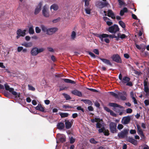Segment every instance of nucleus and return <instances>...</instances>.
Wrapping results in <instances>:
<instances>
[{"label": "nucleus", "mask_w": 149, "mask_h": 149, "mask_svg": "<svg viewBox=\"0 0 149 149\" xmlns=\"http://www.w3.org/2000/svg\"><path fill=\"white\" fill-rule=\"evenodd\" d=\"M100 59L102 61L103 63H104L107 65L111 66H113L112 63L109 60L102 58H100Z\"/></svg>", "instance_id": "18"}, {"label": "nucleus", "mask_w": 149, "mask_h": 149, "mask_svg": "<svg viewBox=\"0 0 149 149\" xmlns=\"http://www.w3.org/2000/svg\"><path fill=\"white\" fill-rule=\"evenodd\" d=\"M109 93L113 96L115 97L116 98L118 99V94H116L113 92H110Z\"/></svg>", "instance_id": "36"}, {"label": "nucleus", "mask_w": 149, "mask_h": 149, "mask_svg": "<svg viewBox=\"0 0 149 149\" xmlns=\"http://www.w3.org/2000/svg\"><path fill=\"white\" fill-rule=\"evenodd\" d=\"M144 103L146 106H148L149 105V101L148 100H146L144 101Z\"/></svg>", "instance_id": "64"}, {"label": "nucleus", "mask_w": 149, "mask_h": 149, "mask_svg": "<svg viewBox=\"0 0 149 149\" xmlns=\"http://www.w3.org/2000/svg\"><path fill=\"white\" fill-rule=\"evenodd\" d=\"M89 90L91 91H93V92H98V91L96 89H94L93 88H87Z\"/></svg>", "instance_id": "59"}, {"label": "nucleus", "mask_w": 149, "mask_h": 149, "mask_svg": "<svg viewBox=\"0 0 149 149\" xmlns=\"http://www.w3.org/2000/svg\"><path fill=\"white\" fill-rule=\"evenodd\" d=\"M42 5V2H40L39 3L35 10L34 14L35 15L37 14L40 11Z\"/></svg>", "instance_id": "14"}, {"label": "nucleus", "mask_w": 149, "mask_h": 149, "mask_svg": "<svg viewBox=\"0 0 149 149\" xmlns=\"http://www.w3.org/2000/svg\"><path fill=\"white\" fill-rule=\"evenodd\" d=\"M76 106L75 107H73L70 106L68 104H67L66 105H64L63 106V108L65 109H66L67 108H74V107H76Z\"/></svg>", "instance_id": "43"}, {"label": "nucleus", "mask_w": 149, "mask_h": 149, "mask_svg": "<svg viewBox=\"0 0 149 149\" xmlns=\"http://www.w3.org/2000/svg\"><path fill=\"white\" fill-rule=\"evenodd\" d=\"M63 80L65 83H71L73 84H75L76 83V82L74 81L71 80L69 79H63Z\"/></svg>", "instance_id": "29"}, {"label": "nucleus", "mask_w": 149, "mask_h": 149, "mask_svg": "<svg viewBox=\"0 0 149 149\" xmlns=\"http://www.w3.org/2000/svg\"><path fill=\"white\" fill-rule=\"evenodd\" d=\"M144 75L146 74L147 77L149 78V67L144 70Z\"/></svg>", "instance_id": "39"}, {"label": "nucleus", "mask_w": 149, "mask_h": 149, "mask_svg": "<svg viewBox=\"0 0 149 149\" xmlns=\"http://www.w3.org/2000/svg\"><path fill=\"white\" fill-rule=\"evenodd\" d=\"M50 8L51 9H53L54 10H57L58 9V7L57 5L54 4L51 6Z\"/></svg>", "instance_id": "37"}, {"label": "nucleus", "mask_w": 149, "mask_h": 149, "mask_svg": "<svg viewBox=\"0 0 149 149\" xmlns=\"http://www.w3.org/2000/svg\"><path fill=\"white\" fill-rule=\"evenodd\" d=\"M71 93L72 94L79 97H82V96L81 92L77 89H74L71 92Z\"/></svg>", "instance_id": "15"}, {"label": "nucleus", "mask_w": 149, "mask_h": 149, "mask_svg": "<svg viewBox=\"0 0 149 149\" xmlns=\"http://www.w3.org/2000/svg\"><path fill=\"white\" fill-rule=\"evenodd\" d=\"M118 2L119 3V5L120 6H126L127 5L126 3L121 0H118Z\"/></svg>", "instance_id": "41"}, {"label": "nucleus", "mask_w": 149, "mask_h": 149, "mask_svg": "<svg viewBox=\"0 0 149 149\" xmlns=\"http://www.w3.org/2000/svg\"><path fill=\"white\" fill-rule=\"evenodd\" d=\"M131 117L130 116H127L123 117L121 120V123L124 125L129 124L130 122Z\"/></svg>", "instance_id": "9"}, {"label": "nucleus", "mask_w": 149, "mask_h": 149, "mask_svg": "<svg viewBox=\"0 0 149 149\" xmlns=\"http://www.w3.org/2000/svg\"><path fill=\"white\" fill-rule=\"evenodd\" d=\"M110 113V114L112 116L114 117H116L117 116L116 114L112 110H111V111L109 112Z\"/></svg>", "instance_id": "58"}, {"label": "nucleus", "mask_w": 149, "mask_h": 149, "mask_svg": "<svg viewBox=\"0 0 149 149\" xmlns=\"http://www.w3.org/2000/svg\"><path fill=\"white\" fill-rule=\"evenodd\" d=\"M90 143L94 144H96L98 143V142L95 140V139L93 138H92L90 140Z\"/></svg>", "instance_id": "45"}, {"label": "nucleus", "mask_w": 149, "mask_h": 149, "mask_svg": "<svg viewBox=\"0 0 149 149\" xmlns=\"http://www.w3.org/2000/svg\"><path fill=\"white\" fill-rule=\"evenodd\" d=\"M128 11L127 8L126 7H124L122 10H120V14L121 16H123L125 13H127Z\"/></svg>", "instance_id": "26"}, {"label": "nucleus", "mask_w": 149, "mask_h": 149, "mask_svg": "<svg viewBox=\"0 0 149 149\" xmlns=\"http://www.w3.org/2000/svg\"><path fill=\"white\" fill-rule=\"evenodd\" d=\"M28 86L30 90H31L32 91H34L35 90V88L34 87L30 85H28Z\"/></svg>", "instance_id": "49"}, {"label": "nucleus", "mask_w": 149, "mask_h": 149, "mask_svg": "<svg viewBox=\"0 0 149 149\" xmlns=\"http://www.w3.org/2000/svg\"><path fill=\"white\" fill-rule=\"evenodd\" d=\"M136 127H137L138 133V134L140 135L142 138L144 137V135L140 126L139 125H136Z\"/></svg>", "instance_id": "17"}, {"label": "nucleus", "mask_w": 149, "mask_h": 149, "mask_svg": "<svg viewBox=\"0 0 149 149\" xmlns=\"http://www.w3.org/2000/svg\"><path fill=\"white\" fill-rule=\"evenodd\" d=\"M107 16L111 17L112 19H115L116 18L115 15L112 11L111 10H108Z\"/></svg>", "instance_id": "21"}, {"label": "nucleus", "mask_w": 149, "mask_h": 149, "mask_svg": "<svg viewBox=\"0 0 149 149\" xmlns=\"http://www.w3.org/2000/svg\"><path fill=\"white\" fill-rule=\"evenodd\" d=\"M123 127V126L121 124H119L117 128L119 130L122 129Z\"/></svg>", "instance_id": "57"}, {"label": "nucleus", "mask_w": 149, "mask_h": 149, "mask_svg": "<svg viewBox=\"0 0 149 149\" xmlns=\"http://www.w3.org/2000/svg\"><path fill=\"white\" fill-rule=\"evenodd\" d=\"M117 124L116 123L111 122L109 125V129L111 133H116L117 130L116 129Z\"/></svg>", "instance_id": "7"}, {"label": "nucleus", "mask_w": 149, "mask_h": 149, "mask_svg": "<svg viewBox=\"0 0 149 149\" xmlns=\"http://www.w3.org/2000/svg\"><path fill=\"white\" fill-rule=\"evenodd\" d=\"M10 92L12 94L14 95L16 97H19L20 96V94H17V92L14 91V89L13 88V90L12 91H10Z\"/></svg>", "instance_id": "38"}, {"label": "nucleus", "mask_w": 149, "mask_h": 149, "mask_svg": "<svg viewBox=\"0 0 149 149\" xmlns=\"http://www.w3.org/2000/svg\"><path fill=\"white\" fill-rule=\"evenodd\" d=\"M113 61L117 63H121L122 62L120 57L118 54H113L111 57Z\"/></svg>", "instance_id": "8"}, {"label": "nucleus", "mask_w": 149, "mask_h": 149, "mask_svg": "<svg viewBox=\"0 0 149 149\" xmlns=\"http://www.w3.org/2000/svg\"><path fill=\"white\" fill-rule=\"evenodd\" d=\"M4 95L6 97H8L9 98H10L11 96L10 95V94L8 92H6L5 93H4Z\"/></svg>", "instance_id": "61"}, {"label": "nucleus", "mask_w": 149, "mask_h": 149, "mask_svg": "<svg viewBox=\"0 0 149 149\" xmlns=\"http://www.w3.org/2000/svg\"><path fill=\"white\" fill-rule=\"evenodd\" d=\"M109 105L113 107V110L117 113H119L120 111V109H124V107L123 106L115 103L110 102L109 103Z\"/></svg>", "instance_id": "1"}, {"label": "nucleus", "mask_w": 149, "mask_h": 149, "mask_svg": "<svg viewBox=\"0 0 149 149\" xmlns=\"http://www.w3.org/2000/svg\"><path fill=\"white\" fill-rule=\"evenodd\" d=\"M95 119L96 122H100L101 121H102V119H100V118H95Z\"/></svg>", "instance_id": "62"}, {"label": "nucleus", "mask_w": 149, "mask_h": 149, "mask_svg": "<svg viewBox=\"0 0 149 149\" xmlns=\"http://www.w3.org/2000/svg\"><path fill=\"white\" fill-rule=\"evenodd\" d=\"M4 86L5 89L7 91H9L10 92L13 90V88H10L9 86L6 84L4 85Z\"/></svg>", "instance_id": "35"}, {"label": "nucleus", "mask_w": 149, "mask_h": 149, "mask_svg": "<svg viewBox=\"0 0 149 149\" xmlns=\"http://www.w3.org/2000/svg\"><path fill=\"white\" fill-rule=\"evenodd\" d=\"M81 101L83 102L85 104H88L89 105H93L92 102L89 100L82 99Z\"/></svg>", "instance_id": "31"}, {"label": "nucleus", "mask_w": 149, "mask_h": 149, "mask_svg": "<svg viewBox=\"0 0 149 149\" xmlns=\"http://www.w3.org/2000/svg\"><path fill=\"white\" fill-rule=\"evenodd\" d=\"M88 53L92 57L94 58L96 57L95 55L92 52H88Z\"/></svg>", "instance_id": "55"}, {"label": "nucleus", "mask_w": 149, "mask_h": 149, "mask_svg": "<svg viewBox=\"0 0 149 149\" xmlns=\"http://www.w3.org/2000/svg\"><path fill=\"white\" fill-rule=\"evenodd\" d=\"M104 135L105 136H108L109 134V131L108 130H105L104 131Z\"/></svg>", "instance_id": "51"}, {"label": "nucleus", "mask_w": 149, "mask_h": 149, "mask_svg": "<svg viewBox=\"0 0 149 149\" xmlns=\"http://www.w3.org/2000/svg\"><path fill=\"white\" fill-rule=\"evenodd\" d=\"M90 0H83V1L85 2V6L86 7L89 8V2Z\"/></svg>", "instance_id": "44"}, {"label": "nucleus", "mask_w": 149, "mask_h": 149, "mask_svg": "<svg viewBox=\"0 0 149 149\" xmlns=\"http://www.w3.org/2000/svg\"><path fill=\"white\" fill-rule=\"evenodd\" d=\"M22 45L26 47H30L33 46V43L31 42H24L22 44Z\"/></svg>", "instance_id": "23"}, {"label": "nucleus", "mask_w": 149, "mask_h": 149, "mask_svg": "<svg viewBox=\"0 0 149 149\" xmlns=\"http://www.w3.org/2000/svg\"><path fill=\"white\" fill-rule=\"evenodd\" d=\"M119 25L123 28L125 29V28L126 26L125 23H124L122 21H120L119 22Z\"/></svg>", "instance_id": "40"}, {"label": "nucleus", "mask_w": 149, "mask_h": 149, "mask_svg": "<svg viewBox=\"0 0 149 149\" xmlns=\"http://www.w3.org/2000/svg\"><path fill=\"white\" fill-rule=\"evenodd\" d=\"M118 78L120 80L122 83L124 84H126L127 82L129 81L130 80V78L127 76H125L122 78L121 73L119 74Z\"/></svg>", "instance_id": "10"}, {"label": "nucleus", "mask_w": 149, "mask_h": 149, "mask_svg": "<svg viewBox=\"0 0 149 149\" xmlns=\"http://www.w3.org/2000/svg\"><path fill=\"white\" fill-rule=\"evenodd\" d=\"M57 126L58 129L59 130H62L65 127L64 123L61 122L58 123Z\"/></svg>", "instance_id": "28"}, {"label": "nucleus", "mask_w": 149, "mask_h": 149, "mask_svg": "<svg viewBox=\"0 0 149 149\" xmlns=\"http://www.w3.org/2000/svg\"><path fill=\"white\" fill-rule=\"evenodd\" d=\"M89 8L87 7L85 9V10L86 11V13L87 14H90L91 13V10L89 9Z\"/></svg>", "instance_id": "47"}, {"label": "nucleus", "mask_w": 149, "mask_h": 149, "mask_svg": "<svg viewBox=\"0 0 149 149\" xmlns=\"http://www.w3.org/2000/svg\"><path fill=\"white\" fill-rule=\"evenodd\" d=\"M144 92L146 93V96L148 97L149 95V83L147 78H146L144 81Z\"/></svg>", "instance_id": "5"}, {"label": "nucleus", "mask_w": 149, "mask_h": 149, "mask_svg": "<svg viewBox=\"0 0 149 149\" xmlns=\"http://www.w3.org/2000/svg\"><path fill=\"white\" fill-rule=\"evenodd\" d=\"M26 31V30L22 31L20 29H18L16 31V34L17 35L16 36L17 39H18L21 36L24 37L25 36Z\"/></svg>", "instance_id": "11"}, {"label": "nucleus", "mask_w": 149, "mask_h": 149, "mask_svg": "<svg viewBox=\"0 0 149 149\" xmlns=\"http://www.w3.org/2000/svg\"><path fill=\"white\" fill-rule=\"evenodd\" d=\"M65 127L67 129H69L72 126V124L69 121V120H65Z\"/></svg>", "instance_id": "24"}, {"label": "nucleus", "mask_w": 149, "mask_h": 149, "mask_svg": "<svg viewBox=\"0 0 149 149\" xmlns=\"http://www.w3.org/2000/svg\"><path fill=\"white\" fill-rule=\"evenodd\" d=\"M43 48H38L37 47L33 48L31 51V54L33 56H36L38 53L42 52L44 51Z\"/></svg>", "instance_id": "3"}, {"label": "nucleus", "mask_w": 149, "mask_h": 149, "mask_svg": "<svg viewBox=\"0 0 149 149\" xmlns=\"http://www.w3.org/2000/svg\"><path fill=\"white\" fill-rule=\"evenodd\" d=\"M41 28L43 32L44 33L46 32V33H47L48 31V28L46 26L42 25L41 26Z\"/></svg>", "instance_id": "34"}, {"label": "nucleus", "mask_w": 149, "mask_h": 149, "mask_svg": "<svg viewBox=\"0 0 149 149\" xmlns=\"http://www.w3.org/2000/svg\"><path fill=\"white\" fill-rule=\"evenodd\" d=\"M97 37H99L101 41L102 42L104 41L103 38H106L109 37L110 38H115L116 41H118V38H117V36H116L115 34L113 35H109L107 34H98Z\"/></svg>", "instance_id": "2"}, {"label": "nucleus", "mask_w": 149, "mask_h": 149, "mask_svg": "<svg viewBox=\"0 0 149 149\" xmlns=\"http://www.w3.org/2000/svg\"><path fill=\"white\" fill-rule=\"evenodd\" d=\"M102 124L100 122H97L96 124V127L98 128H100L102 127Z\"/></svg>", "instance_id": "54"}, {"label": "nucleus", "mask_w": 149, "mask_h": 149, "mask_svg": "<svg viewBox=\"0 0 149 149\" xmlns=\"http://www.w3.org/2000/svg\"><path fill=\"white\" fill-rule=\"evenodd\" d=\"M126 140L134 145H136V141L135 139L132 138L127 137L126 138Z\"/></svg>", "instance_id": "20"}, {"label": "nucleus", "mask_w": 149, "mask_h": 149, "mask_svg": "<svg viewBox=\"0 0 149 149\" xmlns=\"http://www.w3.org/2000/svg\"><path fill=\"white\" fill-rule=\"evenodd\" d=\"M70 143L71 144L73 143L75 141V139L74 138H73L72 137L70 138Z\"/></svg>", "instance_id": "53"}, {"label": "nucleus", "mask_w": 149, "mask_h": 149, "mask_svg": "<svg viewBox=\"0 0 149 149\" xmlns=\"http://www.w3.org/2000/svg\"><path fill=\"white\" fill-rule=\"evenodd\" d=\"M42 13L45 17H48L49 16L48 8L47 7L46 5H45L43 7V9L42 10Z\"/></svg>", "instance_id": "12"}, {"label": "nucleus", "mask_w": 149, "mask_h": 149, "mask_svg": "<svg viewBox=\"0 0 149 149\" xmlns=\"http://www.w3.org/2000/svg\"><path fill=\"white\" fill-rule=\"evenodd\" d=\"M126 95L125 92L123 93L118 92V98L120 97V99L123 100H125L126 99V97L125 96Z\"/></svg>", "instance_id": "16"}, {"label": "nucleus", "mask_w": 149, "mask_h": 149, "mask_svg": "<svg viewBox=\"0 0 149 149\" xmlns=\"http://www.w3.org/2000/svg\"><path fill=\"white\" fill-rule=\"evenodd\" d=\"M35 31L36 33H39L41 31V29L39 28L38 27H36L35 28Z\"/></svg>", "instance_id": "52"}, {"label": "nucleus", "mask_w": 149, "mask_h": 149, "mask_svg": "<svg viewBox=\"0 0 149 149\" xmlns=\"http://www.w3.org/2000/svg\"><path fill=\"white\" fill-rule=\"evenodd\" d=\"M77 109L78 110H81L82 112H84V109L81 108V106H78L77 108Z\"/></svg>", "instance_id": "60"}, {"label": "nucleus", "mask_w": 149, "mask_h": 149, "mask_svg": "<svg viewBox=\"0 0 149 149\" xmlns=\"http://www.w3.org/2000/svg\"><path fill=\"white\" fill-rule=\"evenodd\" d=\"M105 130V128L104 127H103L101 128V129H100L98 130V132L99 133H101L103 132Z\"/></svg>", "instance_id": "56"}, {"label": "nucleus", "mask_w": 149, "mask_h": 149, "mask_svg": "<svg viewBox=\"0 0 149 149\" xmlns=\"http://www.w3.org/2000/svg\"><path fill=\"white\" fill-rule=\"evenodd\" d=\"M29 32L30 34H33L34 33V31L33 29V26H31L29 29Z\"/></svg>", "instance_id": "42"}, {"label": "nucleus", "mask_w": 149, "mask_h": 149, "mask_svg": "<svg viewBox=\"0 0 149 149\" xmlns=\"http://www.w3.org/2000/svg\"><path fill=\"white\" fill-rule=\"evenodd\" d=\"M58 30V29L55 27H51L48 28V31L46 34L48 35H52L55 33Z\"/></svg>", "instance_id": "13"}, {"label": "nucleus", "mask_w": 149, "mask_h": 149, "mask_svg": "<svg viewBox=\"0 0 149 149\" xmlns=\"http://www.w3.org/2000/svg\"><path fill=\"white\" fill-rule=\"evenodd\" d=\"M119 28L117 24H114L108 28L107 31L110 33L114 34L119 31Z\"/></svg>", "instance_id": "4"}, {"label": "nucleus", "mask_w": 149, "mask_h": 149, "mask_svg": "<svg viewBox=\"0 0 149 149\" xmlns=\"http://www.w3.org/2000/svg\"><path fill=\"white\" fill-rule=\"evenodd\" d=\"M36 109L42 112H45V107H43L41 104H38V105L35 107Z\"/></svg>", "instance_id": "19"}, {"label": "nucleus", "mask_w": 149, "mask_h": 149, "mask_svg": "<svg viewBox=\"0 0 149 149\" xmlns=\"http://www.w3.org/2000/svg\"><path fill=\"white\" fill-rule=\"evenodd\" d=\"M76 36V33L74 31H73L71 35V38L72 39H74Z\"/></svg>", "instance_id": "46"}, {"label": "nucleus", "mask_w": 149, "mask_h": 149, "mask_svg": "<svg viewBox=\"0 0 149 149\" xmlns=\"http://www.w3.org/2000/svg\"><path fill=\"white\" fill-rule=\"evenodd\" d=\"M132 112V110L130 108H128L126 110V112L127 113H130Z\"/></svg>", "instance_id": "50"}, {"label": "nucleus", "mask_w": 149, "mask_h": 149, "mask_svg": "<svg viewBox=\"0 0 149 149\" xmlns=\"http://www.w3.org/2000/svg\"><path fill=\"white\" fill-rule=\"evenodd\" d=\"M126 85L127 86H132L133 84L132 82L129 81L126 84Z\"/></svg>", "instance_id": "63"}, {"label": "nucleus", "mask_w": 149, "mask_h": 149, "mask_svg": "<svg viewBox=\"0 0 149 149\" xmlns=\"http://www.w3.org/2000/svg\"><path fill=\"white\" fill-rule=\"evenodd\" d=\"M62 95L64 96L66 100H69L71 99V98L70 97V96L67 94L63 93L62 94Z\"/></svg>", "instance_id": "33"}, {"label": "nucleus", "mask_w": 149, "mask_h": 149, "mask_svg": "<svg viewBox=\"0 0 149 149\" xmlns=\"http://www.w3.org/2000/svg\"><path fill=\"white\" fill-rule=\"evenodd\" d=\"M141 55L144 57H146L148 55V53L147 52H143Z\"/></svg>", "instance_id": "48"}, {"label": "nucleus", "mask_w": 149, "mask_h": 149, "mask_svg": "<svg viewBox=\"0 0 149 149\" xmlns=\"http://www.w3.org/2000/svg\"><path fill=\"white\" fill-rule=\"evenodd\" d=\"M128 11L127 8L126 7H124L122 10H120V14L121 16H123L125 13H127Z\"/></svg>", "instance_id": "27"}, {"label": "nucleus", "mask_w": 149, "mask_h": 149, "mask_svg": "<svg viewBox=\"0 0 149 149\" xmlns=\"http://www.w3.org/2000/svg\"><path fill=\"white\" fill-rule=\"evenodd\" d=\"M59 114L61 116V118H64L67 117L68 116L69 114L68 113H60Z\"/></svg>", "instance_id": "32"}, {"label": "nucleus", "mask_w": 149, "mask_h": 149, "mask_svg": "<svg viewBox=\"0 0 149 149\" xmlns=\"http://www.w3.org/2000/svg\"><path fill=\"white\" fill-rule=\"evenodd\" d=\"M127 37V36L124 34H121L120 33H118L117 34V38H118V41L119 40L120 38L121 39H123Z\"/></svg>", "instance_id": "25"}, {"label": "nucleus", "mask_w": 149, "mask_h": 149, "mask_svg": "<svg viewBox=\"0 0 149 149\" xmlns=\"http://www.w3.org/2000/svg\"><path fill=\"white\" fill-rule=\"evenodd\" d=\"M58 141L61 142L63 143L66 141V137L65 135H62L59 139Z\"/></svg>", "instance_id": "30"}, {"label": "nucleus", "mask_w": 149, "mask_h": 149, "mask_svg": "<svg viewBox=\"0 0 149 149\" xmlns=\"http://www.w3.org/2000/svg\"><path fill=\"white\" fill-rule=\"evenodd\" d=\"M129 130L127 129H125L123 131L118 133V136L119 139L124 138L125 137L127 138Z\"/></svg>", "instance_id": "6"}, {"label": "nucleus", "mask_w": 149, "mask_h": 149, "mask_svg": "<svg viewBox=\"0 0 149 149\" xmlns=\"http://www.w3.org/2000/svg\"><path fill=\"white\" fill-rule=\"evenodd\" d=\"M98 4L99 5V8H102L107 6L108 4V2H100Z\"/></svg>", "instance_id": "22"}]
</instances>
